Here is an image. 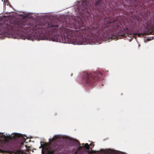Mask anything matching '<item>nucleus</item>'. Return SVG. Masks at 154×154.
<instances>
[{
	"label": "nucleus",
	"instance_id": "nucleus-1",
	"mask_svg": "<svg viewBox=\"0 0 154 154\" xmlns=\"http://www.w3.org/2000/svg\"><path fill=\"white\" fill-rule=\"evenodd\" d=\"M64 139H65V141L69 143L71 146L74 147V148L76 150L75 152V153H76L78 151L83 150V149L88 150L89 153H94L95 152L93 150L89 151V147L88 143L82 144V146H81L77 140L72 138L64 135H54L51 140L49 139L50 142L49 143H45L43 145L41 144V146L39 148H42V154H52L53 153L54 151L51 149V145L52 144V143H55L56 141Z\"/></svg>",
	"mask_w": 154,
	"mask_h": 154
},
{
	"label": "nucleus",
	"instance_id": "nucleus-2",
	"mask_svg": "<svg viewBox=\"0 0 154 154\" xmlns=\"http://www.w3.org/2000/svg\"><path fill=\"white\" fill-rule=\"evenodd\" d=\"M12 37L14 38H21L22 39L26 38L29 40L34 41L35 40H48L49 41H52L53 42H59L60 40L59 39V36L57 35H55L54 36L52 37H46L45 36H36L34 34L32 33L31 35L29 36L26 35L25 37H22V36L20 37L17 35L13 36Z\"/></svg>",
	"mask_w": 154,
	"mask_h": 154
},
{
	"label": "nucleus",
	"instance_id": "nucleus-3",
	"mask_svg": "<svg viewBox=\"0 0 154 154\" xmlns=\"http://www.w3.org/2000/svg\"><path fill=\"white\" fill-rule=\"evenodd\" d=\"M17 138H19L22 142H24L26 138H27V137L25 134H21L20 133H13L12 134H3V133H0V142H6L8 139L12 138L16 139ZM2 152V150L0 149V152Z\"/></svg>",
	"mask_w": 154,
	"mask_h": 154
},
{
	"label": "nucleus",
	"instance_id": "nucleus-4",
	"mask_svg": "<svg viewBox=\"0 0 154 154\" xmlns=\"http://www.w3.org/2000/svg\"><path fill=\"white\" fill-rule=\"evenodd\" d=\"M97 153L98 154H126L123 152L110 149H101L99 151H97Z\"/></svg>",
	"mask_w": 154,
	"mask_h": 154
},
{
	"label": "nucleus",
	"instance_id": "nucleus-5",
	"mask_svg": "<svg viewBox=\"0 0 154 154\" xmlns=\"http://www.w3.org/2000/svg\"><path fill=\"white\" fill-rule=\"evenodd\" d=\"M30 147L29 146H27L26 145H23V144L21 143L20 144V150L16 151L15 153L17 154H23V150H26L29 151Z\"/></svg>",
	"mask_w": 154,
	"mask_h": 154
},
{
	"label": "nucleus",
	"instance_id": "nucleus-6",
	"mask_svg": "<svg viewBox=\"0 0 154 154\" xmlns=\"http://www.w3.org/2000/svg\"><path fill=\"white\" fill-rule=\"evenodd\" d=\"M72 43L73 44L75 45H82L83 44L82 42L81 41H79V40H78V39H74L72 41Z\"/></svg>",
	"mask_w": 154,
	"mask_h": 154
},
{
	"label": "nucleus",
	"instance_id": "nucleus-7",
	"mask_svg": "<svg viewBox=\"0 0 154 154\" xmlns=\"http://www.w3.org/2000/svg\"><path fill=\"white\" fill-rule=\"evenodd\" d=\"M90 146H92V147H93L94 146V145H92L91 143L90 144Z\"/></svg>",
	"mask_w": 154,
	"mask_h": 154
},
{
	"label": "nucleus",
	"instance_id": "nucleus-8",
	"mask_svg": "<svg viewBox=\"0 0 154 154\" xmlns=\"http://www.w3.org/2000/svg\"><path fill=\"white\" fill-rule=\"evenodd\" d=\"M2 2H4L5 1V0H2Z\"/></svg>",
	"mask_w": 154,
	"mask_h": 154
},
{
	"label": "nucleus",
	"instance_id": "nucleus-9",
	"mask_svg": "<svg viewBox=\"0 0 154 154\" xmlns=\"http://www.w3.org/2000/svg\"><path fill=\"white\" fill-rule=\"evenodd\" d=\"M94 44H92V45H94Z\"/></svg>",
	"mask_w": 154,
	"mask_h": 154
}]
</instances>
